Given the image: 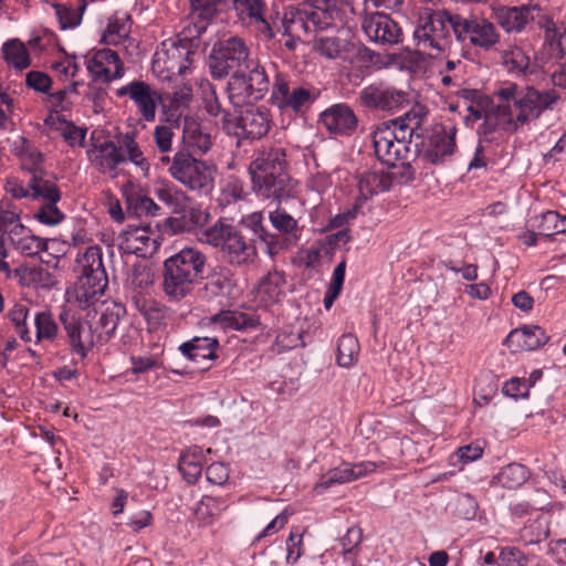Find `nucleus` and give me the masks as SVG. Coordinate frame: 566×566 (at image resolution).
<instances>
[{
    "mask_svg": "<svg viewBox=\"0 0 566 566\" xmlns=\"http://www.w3.org/2000/svg\"><path fill=\"white\" fill-rule=\"evenodd\" d=\"M28 87L40 93H48L52 86V78L44 72L30 71L25 77Z\"/></svg>",
    "mask_w": 566,
    "mask_h": 566,
    "instance_id": "nucleus-63",
    "label": "nucleus"
},
{
    "mask_svg": "<svg viewBox=\"0 0 566 566\" xmlns=\"http://www.w3.org/2000/svg\"><path fill=\"white\" fill-rule=\"evenodd\" d=\"M2 55L8 64L20 71L31 64L28 50L19 39H12L3 43Z\"/></svg>",
    "mask_w": 566,
    "mask_h": 566,
    "instance_id": "nucleus-39",
    "label": "nucleus"
},
{
    "mask_svg": "<svg viewBox=\"0 0 566 566\" xmlns=\"http://www.w3.org/2000/svg\"><path fill=\"white\" fill-rule=\"evenodd\" d=\"M301 218L290 214L280 205L269 212V221L274 230L270 232L263 224L262 244L264 252L272 259L283 251L291 250L298 245L304 226L300 224Z\"/></svg>",
    "mask_w": 566,
    "mask_h": 566,
    "instance_id": "nucleus-7",
    "label": "nucleus"
},
{
    "mask_svg": "<svg viewBox=\"0 0 566 566\" xmlns=\"http://www.w3.org/2000/svg\"><path fill=\"white\" fill-rule=\"evenodd\" d=\"M263 221L261 211L243 216L235 226L219 220L205 229L200 240L219 248L231 266L249 265L258 258L256 243H262Z\"/></svg>",
    "mask_w": 566,
    "mask_h": 566,
    "instance_id": "nucleus-2",
    "label": "nucleus"
},
{
    "mask_svg": "<svg viewBox=\"0 0 566 566\" xmlns=\"http://www.w3.org/2000/svg\"><path fill=\"white\" fill-rule=\"evenodd\" d=\"M495 95L501 101L497 116L505 117L514 129L539 118L545 111H552L560 98L554 88L539 91L534 86L520 87L515 83L500 88Z\"/></svg>",
    "mask_w": 566,
    "mask_h": 566,
    "instance_id": "nucleus-3",
    "label": "nucleus"
},
{
    "mask_svg": "<svg viewBox=\"0 0 566 566\" xmlns=\"http://www.w3.org/2000/svg\"><path fill=\"white\" fill-rule=\"evenodd\" d=\"M34 325L38 342H53L57 337L59 327L50 312H38L34 316Z\"/></svg>",
    "mask_w": 566,
    "mask_h": 566,
    "instance_id": "nucleus-48",
    "label": "nucleus"
},
{
    "mask_svg": "<svg viewBox=\"0 0 566 566\" xmlns=\"http://www.w3.org/2000/svg\"><path fill=\"white\" fill-rule=\"evenodd\" d=\"M361 28L367 38L380 45H395L402 41L400 25L382 12H366L363 17Z\"/></svg>",
    "mask_w": 566,
    "mask_h": 566,
    "instance_id": "nucleus-16",
    "label": "nucleus"
},
{
    "mask_svg": "<svg viewBox=\"0 0 566 566\" xmlns=\"http://www.w3.org/2000/svg\"><path fill=\"white\" fill-rule=\"evenodd\" d=\"M18 156L23 161L22 169L42 166L44 161L43 153L31 146L29 139L25 137H21V146Z\"/></svg>",
    "mask_w": 566,
    "mask_h": 566,
    "instance_id": "nucleus-54",
    "label": "nucleus"
},
{
    "mask_svg": "<svg viewBox=\"0 0 566 566\" xmlns=\"http://www.w3.org/2000/svg\"><path fill=\"white\" fill-rule=\"evenodd\" d=\"M285 284L286 280L283 272H269L258 285V295L266 305L277 303L285 294Z\"/></svg>",
    "mask_w": 566,
    "mask_h": 566,
    "instance_id": "nucleus-36",
    "label": "nucleus"
},
{
    "mask_svg": "<svg viewBox=\"0 0 566 566\" xmlns=\"http://www.w3.org/2000/svg\"><path fill=\"white\" fill-rule=\"evenodd\" d=\"M129 18L120 19L117 15H114L109 19L106 31L103 34V41L106 44L117 45L123 42L124 39L128 36Z\"/></svg>",
    "mask_w": 566,
    "mask_h": 566,
    "instance_id": "nucleus-50",
    "label": "nucleus"
},
{
    "mask_svg": "<svg viewBox=\"0 0 566 566\" xmlns=\"http://www.w3.org/2000/svg\"><path fill=\"white\" fill-rule=\"evenodd\" d=\"M207 255L197 248L185 247L164 262L163 291L172 302L191 295L203 279Z\"/></svg>",
    "mask_w": 566,
    "mask_h": 566,
    "instance_id": "nucleus-4",
    "label": "nucleus"
},
{
    "mask_svg": "<svg viewBox=\"0 0 566 566\" xmlns=\"http://www.w3.org/2000/svg\"><path fill=\"white\" fill-rule=\"evenodd\" d=\"M346 42L336 36H319L314 42L315 50L327 59H337L345 50Z\"/></svg>",
    "mask_w": 566,
    "mask_h": 566,
    "instance_id": "nucleus-51",
    "label": "nucleus"
},
{
    "mask_svg": "<svg viewBox=\"0 0 566 566\" xmlns=\"http://www.w3.org/2000/svg\"><path fill=\"white\" fill-rule=\"evenodd\" d=\"M318 123L331 134L349 136L356 130L358 118L349 105L337 103L319 114Z\"/></svg>",
    "mask_w": 566,
    "mask_h": 566,
    "instance_id": "nucleus-21",
    "label": "nucleus"
},
{
    "mask_svg": "<svg viewBox=\"0 0 566 566\" xmlns=\"http://www.w3.org/2000/svg\"><path fill=\"white\" fill-rule=\"evenodd\" d=\"M428 116V108L421 103H416L411 108L405 112L402 116L394 119L382 122L381 124H389L391 133L395 135L396 140L402 142L403 145L416 144L421 137L419 129L423 120Z\"/></svg>",
    "mask_w": 566,
    "mask_h": 566,
    "instance_id": "nucleus-19",
    "label": "nucleus"
},
{
    "mask_svg": "<svg viewBox=\"0 0 566 566\" xmlns=\"http://www.w3.org/2000/svg\"><path fill=\"white\" fill-rule=\"evenodd\" d=\"M319 92L315 88H306L294 84L291 85L282 75H276L272 86L270 102L282 113L293 112L301 114L307 109L317 98Z\"/></svg>",
    "mask_w": 566,
    "mask_h": 566,
    "instance_id": "nucleus-12",
    "label": "nucleus"
},
{
    "mask_svg": "<svg viewBox=\"0 0 566 566\" xmlns=\"http://www.w3.org/2000/svg\"><path fill=\"white\" fill-rule=\"evenodd\" d=\"M59 318L66 332L72 353L78 355L81 359L86 358L97 342L93 326L66 310L60 313Z\"/></svg>",
    "mask_w": 566,
    "mask_h": 566,
    "instance_id": "nucleus-18",
    "label": "nucleus"
},
{
    "mask_svg": "<svg viewBox=\"0 0 566 566\" xmlns=\"http://www.w3.org/2000/svg\"><path fill=\"white\" fill-rule=\"evenodd\" d=\"M202 280L196 292L201 302H221L231 297L237 289L234 274L227 266H214Z\"/></svg>",
    "mask_w": 566,
    "mask_h": 566,
    "instance_id": "nucleus-15",
    "label": "nucleus"
},
{
    "mask_svg": "<svg viewBox=\"0 0 566 566\" xmlns=\"http://www.w3.org/2000/svg\"><path fill=\"white\" fill-rule=\"evenodd\" d=\"M376 468L377 463L373 461H361L354 464L344 462L342 465L333 468L323 474L315 484L314 490L322 493L334 484H344L358 480L374 472Z\"/></svg>",
    "mask_w": 566,
    "mask_h": 566,
    "instance_id": "nucleus-20",
    "label": "nucleus"
},
{
    "mask_svg": "<svg viewBox=\"0 0 566 566\" xmlns=\"http://www.w3.org/2000/svg\"><path fill=\"white\" fill-rule=\"evenodd\" d=\"M190 8L193 18L206 22L233 9L240 14H247L255 21H261L269 31V38L274 36L269 23L263 18L265 10L263 0H190Z\"/></svg>",
    "mask_w": 566,
    "mask_h": 566,
    "instance_id": "nucleus-11",
    "label": "nucleus"
},
{
    "mask_svg": "<svg viewBox=\"0 0 566 566\" xmlns=\"http://www.w3.org/2000/svg\"><path fill=\"white\" fill-rule=\"evenodd\" d=\"M549 336L538 325H524L506 336L504 344L514 350H536L548 343Z\"/></svg>",
    "mask_w": 566,
    "mask_h": 566,
    "instance_id": "nucleus-27",
    "label": "nucleus"
},
{
    "mask_svg": "<svg viewBox=\"0 0 566 566\" xmlns=\"http://www.w3.org/2000/svg\"><path fill=\"white\" fill-rule=\"evenodd\" d=\"M29 307L21 303H15L7 313V317L14 326L15 333L23 342H31V335L27 326Z\"/></svg>",
    "mask_w": 566,
    "mask_h": 566,
    "instance_id": "nucleus-49",
    "label": "nucleus"
},
{
    "mask_svg": "<svg viewBox=\"0 0 566 566\" xmlns=\"http://www.w3.org/2000/svg\"><path fill=\"white\" fill-rule=\"evenodd\" d=\"M388 125L379 124L373 132L375 155L378 160L390 168L402 167V177L408 181H412L416 178V171L410 160L412 150L409 148V145H403L402 142L396 140Z\"/></svg>",
    "mask_w": 566,
    "mask_h": 566,
    "instance_id": "nucleus-10",
    "label": "nucleus"
},
{
    "mask_svg": "<svg viewBox=\"0 0 566 566\" xmlns=\"http://www.w3.org/2000/svg\"><path fill=\"white\" fill-rule=\"evenodd\" d=\"M359 349L358 339L353 334L342 335L337 343V364L340 367L349 368L357 360Z\"/></svg>",
    "mask_w": 566,
    "mask_h": 566,
    "instance_id": "nucleus-41",
    "label": "nucleus"
},
{
    "mask_svg": "<svg viewBox=\"0 0 566 566\" xmlns=\"http://www.w3.org/2000/svg\"><path fill=\"white\" fill-rule=\"evenodd\" d=\"M120 148L127 154L126 160L128 159L134 165L139 167L145 175L148 174L149 163L144 156L138 143L136 142L134 133H126L118 140Z\"/></svg>",
    "mask_w": 566,
    "mask_h": 566,
    "instance_id": "nucleus-45",
    "label": "nucleus"
},
{
    "mask_svg": "<svg viewBox=\"0 0 566 566\" xmlns=\"http://www.w3.org/2000/svg\"><path fill=\"white\" fill-rule=\"evenodd\" d=\"M392 186V177L384 170L369 169L358 176L359 196L355 202V209L361 207L371 197L388 191Z\"/></svg>",
    "mask_w": 566,
    "mask_h": 566,
    "instance_id": "nucleus-28",
    "label": "nucleus"
},
{
    "mask_svg": "<svg viewBox=\"0 0 566 566\" xmlns=\"http://www.w3.org/2000/svg\"><path fill=\"white\" fill-rule=\"evenodd\" d=\"M108 285V281L97 283L90 277H80L75 283V300L80 307H90L102 296Z\"/></svg>",
    "mask_w": 566,
    "mask_h": 566,
    "instance_id": "nucleus-37",
    "label": "nucleus"
},
{
    "mask_svg": "<svg viewBox=\"0 0 566 566\" xmlns=\"http://www.w3.org/2000/svg\"><path fill=\"white\" fill-rule=\"evenodd\" d=\"M48 242L49 240L40 238L38 235L27 234L15 242V248L23 255L35 256L43 251H48Z\"/></svg>",
    "mask_w": 566,
    "mask_h": 566,
    "instance_id": "nucleus-52",
    "label": "nucleus"
},
{
    "mask_svg": "<svg viewBox=\"0 0 566 566\" xmlns=\"http://www.w3.org/2000/svg\"><path fill=\"white\" fill-rule=\"evenodd\" d=\"M252 188L258 196L281 203L283 200L295 197L296 181L291 178L289 172H281L266 178L253 179Z\"/></svg>",
    "mask_w": 566,
    "mask_h": 566,
    "instance_id": "nucleus-22",
    "label": "nucleus"
},
{
    "mask_svg": "<svg viewBox=\"0 0 566 566\" xmlns=\"http://www.w3.org/2000/svg\"><path fill=\"white\" fill-rule=\"evenodd\" d=\"M500 57L507 73L515 76L526 77L534 75L537 73L538 67H541L536 57L532 62L526 51L517 44H509L507 48L500 52Z\"/></svg>",
    "mask_w": 566,
    "mask_h": 566,
    "instance_id": "nucleus-26",
    "label": "nucleus"
},
{
    "mask_svg": "<svg viewBox=\"0 0 566 566\" xmlns=\"http://www.w3.org/2000/svg\"><path fill=\"white\" fill-rule=\"evenodd\" d=\"M537 3H527L515 7L501 6L493 9L496 23L507 33H521L527 24H537V19L544 13Z\"/></svg>",
    "mask_w": 566,
    "mask_h": 566,
    "instance_id": "nucleus-13",
    "label": "nucleus"
},
{
    "mask_svg": "<svg viewBox=\"0 0 566 566\" xmlns=\"http://www.w3.org/2000/svg\"><path fill=\"white\" fill-rule=\"evenodd\" d=\"M150 229V224L140 226V224H128L122 232L119 233V239L123 240L120 247L128 252H135L142 250L139 245H135V242H142L144 245L150 240L148 237V232Z\"/></svg>",
    "mask_w": 566,
    "mask_h": 566,
    "instance_id": "nucleus-42",
    "label": "nucleus"
},
{
    "mask_svg": "<svg viewBox=\"0 0 566 566\" xmlns=\"http://www.w3.org/2000/svg\"><path fill=\"white\" fill-rule=\"evenodd\" d=\"M207 65L214 80L226 78L232 72L227 91L234 106L259 102L269 93L265 67L251 57L249 46L239 36L218 40L208 55Z\"/></svg>",
    "mask_w": 566,
    "mask_h": 566,
    "instance_id": "nucleus-1",
    "label": "nucleus"
},
{
    "mask_svg": "<svg viewBox=\"0 0 566 566\" xmlns=\"http://www.w3.org/2000/svg\"><path fill=\"white\" fill-rule=\"evenodd\" d=\"M126 315V307L123 303L111 301L102 304L99 318L93 327L96 340L98 343L108 342L115 334V331Z\"/></svg>",
    "mask_w": 566,
    "mask_h": 566,
    "instance_id": "nucleus-29",
    "label": "nucleus"
},
{
    "mask_svg": "<svg viewBox=\"0 0 566 566\" xmlns=\"http://www.w3.org/2000/svg\"><path fill=\"white\" fill-rule=\"evenodd\" d=\"M87 71L93 77L92 82L102 80L105 84H109L113 80L120 78L124 74V67L117 66V70L112 72L108 66L99 64L93 59L87 62Z\"/></svg>",
    "mask_w": 566,
    "mask_h": 566,
    "instance_id": "nucleus-55",
    "label": "nucleus"
},
{
    "mask_svg": "<svg viewBox=\"0 0 566 566\" xmlns=\"http://www.w3.org/2000/svg\"><path fill=\"white\" fill-rule=\"evenodd\" d=\"M226 509V501L222 497H214L203 495L197 507L195 509V517L202 525H210L213 523L221 512Z\"/></svg>",
    "mask_w": 566,
    "mask_h": 566,
    "instance_id": "nucleus-38",
    "label": "nucleus"
},
{
    "mask_svg": "<svg viewBox=\"0 0 566 566\" xmlns=\"http://www.w3.org/2000/svg\"><path fill=\"white\" fill-rule=\"evenodd\" d=\"M142 118L148 123L156 119V108L163 103L161 93L154 90L148 83L142 81L132 99Z\"/></svg>",
    "mask_w": 566,
    "mask_h": 566,
    "instance_id": "nucleus-34",
    "label": "nucleus"
},
{
    "mask_svg": "<svg viewBox=\"0 0 566 566\" xmlns=\"http://www.w3.org/2000/svg\"><path fill=\"white\" fill-rule=\"evenodd\" d=\"M455 126H439L415 144L413 161L422 165H444L457 151Z\"/></svg>",
    "mask_w": 566,
    "mask_h": 566,
    "instance_id": "nucleus-8",
    "label": "nucleus"
},
{
    "mask_svg": "<svg viewBox=\"0 0 566 566\" xmlns=\"http://www.w3.org/2000/svg\"><path fill=\"white\" fill-rule=\"evenodd\" d=\"M502 392L514 399H525L530 395V385L526 379L513 377L503 385Z\"/></svg>",
    "mask_w": 566,
    "mask_h": 566,
    "instance_id": "nucleus-61",
    "label": "nucleus"
},
{
    "mask_svg": "<svg viewBox=\"0 0 566 566\" xmlns=\"http://www.w3.org/2000/svg\"><path fill=\"white\" fill-rule=\"evenodd\" d=\"M156 167L166 168L175 180L190 190H202L213 182L211 166L187 151H176L172 157L160 155Z\"/></svg>",
    "mask_w": 566,
    "mask_h": 566,
    "instance_id": "nucleus-6",
    "label": "nucleus"
},
{
    "mask_svg": "<svg viewBox=\"0 0 566 566\" xmlns=\"http://www.w3.org/2000/svg\"><path fill=\"white\" fill-rule=\"evenodd\" d=\"M348 0H331L324 2H307L311 4L308 10L304 11L303 25L306 31L327 30L334 27V21L339 18L340 10Z\"/></svg>",
    "mask_w": 566,
    "mask_h": 566,
    "instance_id": "nucleus-23",
    "label": "nucleus"
},
{
    "mask_svg": "<svg viewBox=\"0 0 566 566\" xmlns=\"http://www.w3.org/2000/svg\"><path fill=\"white\" fill-rule=\"evenodd\" d=\"M238 123L240 124L238 137L260 139L269 133L271 114L265 106L250 105L240 112Z\"/></svg>",
    "mask_w": 566,
    "mask_h": 566,
    "instance_id": "nucleus-24",
    "label": "nucleus"
},
{
    "mask_svg": "<svg viewBox=\"0 0 566 566\" xmlns=\"http://www.w3.org/2000/svg\"><path fill=\"white\" fill-rule=\"evenodd\" d=\"M220 343L217 337L195 336L179 345L178 350L191 361L214 360L218 358Z\"/></svg>",
    "mask_w": 566,
    "mask_h": 566,
    "instance_id": "nucleus-30",
    "label": "nucleus"
},
{
    "mask_svg": "<svg viewBox=\"0 0 566 566\" xmlns=\"http://www.w3.org/2000/svg\"><path fill=\"white\" fill-rule=\"evenodd\" d=\"M52 7L55 10L60 29L66 30L80 25L86 4L83 2L78 8H73L72 6L54 2Z\"/></svg>",
    "mask_w": 566,
    "mask_h": 566,
    "instance_id": "nucleus-46",
    "label": "nucleus"
},
{
    "mask_svg": "<svg viewBox=\"0 0 566 566\" xmlns=\"http://www.w3.org/2000/svg\"><path fill=\"white\" fill-rule=\"evenodd\" d=\"M179 471L189 484H193L201 476L202 468L193 457L182 455L179 461Z\"/></svg>",
    "mask_w": 566,
    "mask_h": 566,
    "instance_id": "nucleus-59",
    "label": "nucleus"
},
{
    "mask_svg": "<svg viewBox=\"0 0 566 566\" xmlns=\"http://www.w3.org/2000/svg\"><path fill=\"white\" fill-rule=\"evenodd\" d=\"M184 142L188 144L189 147L197 148L202 153L208 151L212 145L210 135L202 133L200 125L188 118H185Z\"/></svg>",
    "mask_w": 566,
    "mask_h": 566,
    "instance_id": "nucleus-44",
    "label": "nucleus"
},
{
    "mask_svg": "<svg viewBox=\"0 0 566 566\" xmlns=\"http://www.w3.org/2000/svg\"><path fill=\"white\" fill-rule=\"evenodd\" d=\"M31 198L33 200L43 199L46 202L57 203L61 198V191L55 182L51 180L43 181V184L31 192Z\"/></svg>",
    "mask_w": 566,
    "mask_h": 566,
    "instance_id": "nucleus-60",
    "label": "nucleus"
},
{
    "mask_svg": "<svg viewBox=\"0 0 566 566\" xmlns=\"http://www.w3.org/2000/svg\"><path fill=\"white\" fill-rule=\"evenodd\" d=\"M57 122L61 125H64V128L62 129V137L69 146L74 147L76 144L80 146L84 145L86 128L78 127L73 122H70L64 117H57Z\"/></svg>",
    "mask_w": 566,
    "mask_h": 566,
    "instance_id": "nucleus-57",
    "label": "nucleus"
},
{
    "mask_svg": "<svg viewBox=\"0 0 566 566\" xmlns=\"http://www.w3.org/2000/svg\"><path fill=\"white\" fill-rule=\"evenodd\" d=\"M65 214L56 207V203H43L39 211L34 214V219L45 226H56L61 223Z\"/></svg>",
    "mask_w": 566,
    "mask_h": 566,
    "instance_id": "nucleus-56",
    "label": "nucleus"
},
{
    "mask_svg": "<svg viewBox=\"0 0 566 566\" xmlns=\"http://www.w3.org/2000/svg\"><path fill=\"white\" fill-rule=\"evenodd\" d=\"M102 249L97 245L86 248L85 252L77 256L76 263L80 269V277H90L97 283L108 281L103 264Z\"/></svg>",
    "mask_w": 566,
    "mask_h": 566,
    "instance_id": "nucleus-32",
    "label": "nucleus"
},
{
    "mask_svg": "<svg viewBox=\"0 0 566 566\" xmlns=\"http://www.w3.org/2000/svg\"><path fill=\"white\" fill-rule=\"evenodd\" d=\"M286 562L289 564H295L303 555V538L297 530L290 533L286 539Z\"/></svg>",
    "mask_w": 566,
    "mask_h": 566,
    "instance_id": "nucleus-64",
    "label": "nucleus"
},
{
    "mask_svg": "<svg viewBox=\"0 0 566 566\" xmlns=\"http://www.w3.org/2000/svg\"><path fill=\"white\" fill-rule=\"evenodd\" d=\"M539 222L536 228L539 234L553 240L559 233H566V216L557 211L548 210L538 217Z\"/></svg>",
    "mask_w": 566,
    "mask_h": 566,
    "instance_id": "nucleus-40",
    "label": "nucleus"
},
{
    "mask_svg": "<svg viewBox=\"0 0 566 566\" xmlns=\"http://www.w3.org/2000/svg\"><path fill=\"white\" fill-rule=\"evenodd\" d=\"M128 209L133 210L138 217L157 216L161 208L149 197L137 195L127 198Z\"/></svg>",
    "mask_w": 566,
    "mask_h": 566,
    "instance_id": "nucleus-53",
    "label": "nucleus"
},
{
    "mask_svg": "<svg viewBox=\"0 0 566 566\" xmlns=\"http://www.w3.org/2000/svg\"><path fill=\"white\" fill-rule=\"evenodd\" d=\"M538 29L544 31V41L542 48L536 53V61L539 62L541 69L549 63H557L565 56V50L562 44L565 30L562 32L556 27L552 14L547 10L537 19Z\"/></svg>",
    "mask_w": 566,
    "mask_h": 566,
    "instance_id": "nucleus-17",
    "label": "nucleus"
},
{
    "mask_svg": "<svg viewBox=\"0 0 566 566\" xmlns=\"http://www.w3.org/2000/svg\"><path fill=\"white\" fill-rule=\"evenodd\" d=\"M285 149L281 147L263 148L249 166L251 180L266 178L270 175L287 174Z\"/></svg>",
    "mask_w": 566,
    "mask_h": 566,
    "instance_id": "nucleus-25",
    "label": "nucleus"
},
{
    "mask_svg": "<svg viewBox=\"0 0 566 566\" xmlns=\"http://www.w3.org/2000/svg\"><path fill=\"white\" fill-rule=\"evenodd\" d=\"M175 216L167 218L166 226L172 233H195L205 231L210 220V213L200 205L185 199L182 205L176 203Z\"/></svg>",
    "mask_w": 566,
    "mask_h": 566,
    "instance_id": "nucleus-14",
    "label": "nucleus"
},
{
    "mask_svg": "<svg viewBox=\"0 0 566 566\" xmlns=\"http://www.w3.org/2000/svg\"><path fill=\"white\" fill-rule=\"evenodd\" d=\"M527 562L526 555L520 548L506 546L501 548L496 566H527Z\"/></svg>",
    "mask_w": 566,
    "mask_h": 566,
    "instance_id": "nucleus-58",
    "label": "nucleus"
},
{
    "mask_svg": "<svg viewBox=\"0 0 566 566\" xmlns=\"http://www.w3.org/2000/svg\"><path fill=\"white\" fill-rule=\"evenodd\" d=\"M95 154L93 161L102 174L115 171L118 165L126 161V155L112 140H105L94 145Z\"/></svg>",
    "mask_w": 566,
    "mask_h": 566,
    "instance_id": "nucleus-33",
    "label": "nucleus"
},
{
    "mask_svg": "<svg viewBox=\"0 0 566 566\" xmlns=\"http://www.w3.org/2000/svg\"><path fill=\"white\" fill-rule=\"evenodd\" d=\"M196 34H191V31L184 30L178 34L177 40L174 42V50L177 56L184 60L178 67L179 74H185L193 62V56L197 54L201 40L200 35L206 31V27L195 25Z\"/></svg>",
    "mask_w": 566,
    "mask_h": 566,
    "instance_id": "nucleus-31",
    "label": "nucleus"
},
{
    "mask_svg": "<svg viewBox=\"0 0 566 566\" xmlns=\"http://www.w3.org/2000/svg\"><path fill=\"white\" fill-rule=\"evenodd\" d=\"M475 17L474 14L463 15L450 10V30L460 44L468 43Z\"/></svg>",
    "mask_w": 566,
    "mask_h": 566,
    "instance_id": "nucleus-47",
    "label": "nucleus"
},
{
    "mask_svg": "<svg viewBox=\"0 0 566 566\" xmlns=\"http://www.w3.org/2000/svg\"><path fill=\"white\" fill-rule=\"evenodd\" d=\"M468 43L484 51L492 50L501 39L495 25L488 19L475 17Z\"/></svg>",
    "mask_w": 566,
    "mask_h": 566,
    "instance_id": "nucleus-35",
    "label": "nucleus"
},
{
    "mask_svg": "<svg viewBox=\"0 0 566 566\" xmlns=\"http://www.w3.org/2000/svg\"><path fill=\"white\" fill-rule=\"evenodd\" d=\"M479 504L476 500L470 494H462L457 499L455 512L464 520H473L476 515Z\"/></svg>",
    "mask_w": 566,
    "mask_h": 566,
    "instance_id": "nucleus-62",
    "label": "nucleus"
},
{
    "mask_svg": "<svg viewBox=\"0 0 566 566\" xmlns=\"http://www.w3.org/2000/svg\"><path fill=\"white\" fill-rule=\"evenodd\" d=\"M359 102L369 111L390 115L408 111L417 103L410 91L400 90L384 82L371 83L364 87L359 93Z\"/></svg>",
    "mask_w": 566,
    "mask_h": 566,
    "instance_id": "nucleus-9",
    "label": "nucleus"
},
{
    "mask_svg": "<svg viewBox=\"0 0 566 566\" xmlns=\"http://www.w3.org/2000/svg\"><path fill=\"white\" fill-rule=\"evenodd\" d=\"M528 479V470L521 463H510L497 475L501 485L509 490L517 489Z\"/></svg>",
    "mask_w": 566,
    "mask_h": 566,
    "instance_id": "nucleus-43",
    "label": "nucleus"
},
{
    "mask_svg": "<svg viewBox=\"0 0 566 566\" xmlns=\"http://www.w3.org/2000/svg\"><path fill=\"white\" fill-rule=\"evenodd\" d=\"M413 41L418 50L430 56L449 51L452 45L450 10L426 9L418 18Z\"/></svg>",
    "mask_w": 566,
    "mask_h": 566,
    "instance_id": "nucleus-5",
    "label": "nucleus"
}]
</instances>
